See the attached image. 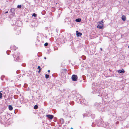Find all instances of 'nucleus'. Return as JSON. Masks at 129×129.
Masks as SVG:
<instances>
[{
    "instance_id": "nucleus-1",
    "label": "nucleus",
    "mask_w": 129,
    "mask_h": 129,
    "mask_svg": "<svg viewBox=\"0 0 129 129\" xmlns=\"http://www.w3.org/2000/svg\"><path fill=\"white\" fill-rule=\"evenodd\" d=\"M103 20H102L101 21L99 22L98 23V25L97 26L98 28L103 29Z\"/></svg>"
},
{
    "instance_id": "nucleus-2",
    "label": "nucleus",
    "mask_w": 129,
    "mask_h": 129,
    "mask_svg": "<svg viewBox=\"0 0 129 129\" xmlns=\"http://www.w3.org/2000/svg\"><path fill=\"white\" fill-rule=\"evenodd\" d=\"M78 77L76 75H73L72 77V80L76 81L77 80Z\"/></svg>"
},
{
    "instance_id": "nucleus-3",
    "label": "nucleus",
    "mask_w": 129,
    "mask_h": 129,
    "mask_svg": "<svg viewBox=\"0 0 129 129\" xmlns=\"http://www.w3.org/2000/svg\"><path fill=\"white\" fill-rule=\"evenodd\" d=\"M46 116L50 119H52L54 117L53 115H47Z\"/></svg>"
},
{
    "instance_id": "nucleus-4",
    "label": "nucleus",
    "mask_w": 129,
    "mask_h": 129,
    "mask_svg": "<svg viewBox=\"0 0 129 129\" xmlns=\"http://www.w3.org/2000/svg\"><path fill=\"white\" fill-rule=\"evenodd\" d=\"M76 35L77 37H80L82 35V34L78 31H76Z\"/></svg>"
},
{
    "instance_id": "nucleus-5",
    "label": "nucleus",
    "mask_w": 129,
    "mask_h": 129,
    "mask_svg": "<svg viewBox=\"0 0 129 129\" xmlns=\"http://www.w3.org/2000/svg\"><path fill=\"white\" fill-rule=\"evenodd\" d=\"M81 103L83 104H87V102L85 100H82V101H81Z\"/></svg>"
},
{
    "instance_id": "nucleus-6",
    "label": "nucleus",
    "mask_w": 129,
    "mask_h": 129,
    "mask_svg": "<svg viewBox=\"0 0 129 129\" xmlns=\"http://www.w3.org/2000/svg\"><path fill=\"white\" fill-rule=\"evenodd\" d=\"M118 72L119 73H124V71L123 69L121 70H119L118 71Z\"/></svg>"
},
{
    "instance_id": "nucleus-7",
    "label": "nucleus",
    "mask_w": 129,
    "mask_h": 129,
    "mask_svg": "<svg viewBox=\"0 0 129 129\" xmlns=\"http://www.w3.org/2000/svg\"><path fill=\"white\" fill-rule=\"evenodd\" d=\"M122 19L124 21H125L126 20V18L124 15H122Z\"/></svg>"
},
{
    "instance_id": "nucleus-8",
    "label": "nucleus",
    "mask_w": 129,
    "mask_h": 129,
    "mask_svg": "<svg viewBox=\"0 0 129 129\" xmlns=\"http://www.w3.org/2000/svg\"><path fill=\"white\" fill-rule=\"evenodd\" d=\"M8 108H9V109L10 110H12V109H13V107H12V106L11 105H9V107H8Z\"/></svg>"
},
{
    "instance_id": "nucleus-9",
    "label": "nucleus",
    "mask_w": 129,
    "mask_h": 129,
    "mask_svg": "<svg viewBox=\"0 0 129 129\" xmlns=\"http://www.w3.org/2000/svg\"><path fill=\"white\" fill-rule=\"evenodd\" d=\"M81 19H80L78 18L76 20V21L77 22H80L81 21Z\"/></svg>"
},
{
    "instance_id": "nucleus-10",
    "label": "nucleus",
    "mask_w": 129,
    "mask_h": 129,
    "mask_svg": "<svg viewBox=\"0 0 129 129\" xmlns=\"http://www.w3.org/2000/svg\"><path fill=\"white\" fill-rule=\"evenodd\" d=\"M60 121L62 123H63L64 122V121L63 119L62 118H61L60 119Z\"/></svg>"
},
{
    "instance_id": "nucleus-11",
    "label": "nucleus",
    "mask_w": 129,
    "mask_h": 129,
    "mask_svg": "<svg viewBox=\"0 0 129 129\" xmlns=\"http://www.w3.org/2000/svg\"><path fill=\"white\" fill-rule=\"evenodd\" d=\"M38 69H39V71L38 72L39 73L40 72V71H41V68H40V66H38Z\"/></svg>"
},
{
    "instance_id": "nucleus-12",
    "label": "nucleus",
    "mask_w": 129,
    "mask_h": 129,
    "mask_svg": "<svg viewBox=\"0 0 129 129\" xmlns=\"http://www.w3.org/2000/svg\"><path fill=\"white\" fill-rule=\"evenodd\" d=\"M49 77V75H47V74H46L45 75V77L46 78H48Z\"/></svg>"
},
{
    "instance_id": "nucleus-13",
    "label": "nucleus",
    "mask_w": 129,
    "mask_h": 129,
    "mask_svg": "<svg viewBox=\"0 0 129 129\" xmlns=\"http://www.w3.org/2000/svg\"><path fill=\"white\" fill-rule=\"evenodd\" d=\"M33 16H34L35 17H36L37 16V15L35 13H34L33 14Z\"/></svg>"
},
{
    "instance_id": "nucleus-14",
    "label": "nucleus",
    "mask_w": 129,
    "mask_h": 129,
    "mask_svg": "<svg viewBox=\"0 0 129 129\" xmlns=\"http://www.w3.org/2000/svg\"><path fill=\"white\" fill-rule=\"evenodd\" d=\"M38 108V106L37 105H36L34 107V109H37Z\"/></svg>"
},
{
    "instance_id": "nucleus-15",
    "label": "nucleus",
    "mask_w": 129,
    "mask_h": 129,
    "mask_svg": "<svg viewBox=\"0 0 129 129\" xmlns=\"http://www.w3.org/2000/svg\"><path fill=\"white\" fill-rule=\"evenodd\" d=\"M21 5H18L17 6V7L18 8H21Z\"/></svg>"
},
{
    "instance_id": "nucleus-16",
    "label": "nucleus",
    "mask_w": 129,
    "mask_h": 129,
    "mask_svg": "<svg viewBox=\"0 0 129 129\" xmlns=\"http://www.w3.org/2000/svg\"><path fill=\"white\" fill-rule=\"evenodd\" d=\"M48 43H46L44 45L45 46H47L48 45Z\"/></svg>"
},
{
    "instance_id": "nucleus-17",
    "label": "nucleus",
    "mask_w": 129,
    "mask_h": 129,
    "mask_svg": "<svg viewBox=\"0 0 129 129\" xmlns=\"http://www.w3.org/2000/svg\"><path fill=\"white\" fill-rule=\"evenodd\" d=\"M8 13V11H6L5 12V13Z\"/></svg>"
},
{
    "instance_id": "nucleus-18",
    "label": "nucleus",
    "mask_w": 129,
    "mask_h": 129,
    "mask_svg": "<svg viewBox=\"0 0 129 129\" xmlns=\"http://www.w3.org/2000/svg\"><path fill=\"white\" fill-rule=\"evenodd\" d=\"M48 72H50V70H48Z\"/></svg>"
},
{
    "instance_id": "nucleus-19",
    "label": "nucleus",
    "mask_w": 129,
    "mask_h": 129,
    "mask_svg": "<svg viewBox=\"0 0 129 129\" xmlns=\"http://www.w3.org/2000/svg\"><path fill=\"white\" fill-rule=\"evenodd\" d=\"M14 10V9H11V10Z\"/></svg>"
},
{
    "instance_id": "nucleus-20",
    "label": "nucleus",
    "mask_w": 129,
    "mask_h": 129,
    "mask_svg": "<svg viewBox=\"0 0 129 129\" xmlns=\"http://www.w3.org/2000/svg\"><path fill=\"white\" fill-rule=\"evenodd\" d=\"M44 59H46V57H44Z\"/></svg>"
},
{
    "instance_id": "nucleus-21",
    "label": "nucleus",
    "mask_w": 129,
    "mask_h": 129,
    "mask_svg": "<svg viewBox=\"0 0 129 129\" xmlns=\"http://www.w3.org/2000/svg\"><path fill=\"white\" fill-rule=\"evenodd\" d=\"M100 49H101V51H102V48H100Z\"/></svg>"
},
{
    "instance_id": "nucleus-22",
    "label": "nucleus",
    "mask_w": 129,
    "mask_h": 129,
    "mask_svg": "<svg viewBox=\"0 0 129 129\" xmlns=\"http://www.w3.org/2000/svg\"><path fill=\"white\" fill-rule=\"evenodd\" d=\"M70 129H73V128H71Z\"/></svg>"
},
{
    "instance_id": "nucleus-23",
    "label": "nucleus",
    "mask_w": 129,
    "mask_h": 129,
    "mask_svg": "<svg viewBox=\"0 0 129 129\" xmlns=\"http://www.w3.org/2000/svg\"><path fill=\"white\" fill-rule=\"evenodd\" d=\"M128 48H129V46H128Z\"/></svg>"
},
{
    "instance_id": "nucleus-24",
    "label": "nucleus",
    "mask_w": 129,
    "mask_h": 129,
    "mask_svg": "<svg viewBox=\"0 0 129 129\" xmlns=\"http://www.w3.org/2000/svg\"><path fill=\"white\" fill-rule=\"evenodd\" d=\"M128 3H129V1H128Z\"/></svg>"
}]
</instances>
